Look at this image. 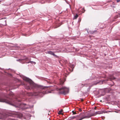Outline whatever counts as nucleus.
Returning <instances> with one entry per match:
<instances>
[{
    "instance_id": "nucleus-1",
    "label": "nucleus",
    "mask_w": 120,
    "mask_h": 120,
    "mask_svg": "<svg viewBox=\"0 0 120 120\" xmlns=\"http://www.w3.org/2000/svg\"><path fill=\"white\" fill-rule=\"evenodd\" d=\"M20 77L25 81L23 84L25 88L28 90H33V95L42 97L45 93V89L48 87H44L36 84L31 79L22 75H21Z\"/></svg>"
},
{
    "instance_id": "nucleus-2",
    "label": "nucleus",
    "mask_w": 120,
    "mask_h": 120,
    "mask_svg": "<svg viewBox=\"0 0 120 120\" xmlns=\"http://www.w3.org/2000/svg\"><path fill=\"white\" fill-rule=\"evenodd\" d=\"M17 102L13 99L9 97H5L4 98H2L0 97V102H5L9 105L15 106L18 110L22 111L29 108H31L33 106H29V107H26V105L25 103H23L21 102V100L16 99Z\"/></svg>"
},
{
    "instance_id": "nucleus-3",
    "label": "nucleus",
    "mask_w": 120,
    "mask_h": 120,
    "mask_svg": "<svg viewBox=\"0 0 120 120\" xmlns=\"http://www.w3.org/2000/svg\"><path fill=\"white\" fill-rule=\"evenodd\" d=\"M102 113L101 112H100L97 111L95 113L93 114H88L87 116H85L84 112L81 113L80 114V116L82 117H81L78 120H82L84 119L89 118L92 116H95L97 114H100Z\"/></svg>"
},
{
    "instance_id": "nucleus-4",
    "label": "nucleus",
    "mask_w": 120,
    "mask_h": 120,
    "mask_svg": "<svg viewBox=\"0 0 120 120\" xmlns=\"http://www.w3.org/2000/svg\"><path fill=\"white\" fill-rule=\"evenodd\" d=\"M57 90L59 91V93L60 94H62L64 95L68 94L69 91V89L66 87H62L60 88H58Z\"/></svg>"
},
{
    "instance_id": "nucleus-5",
    "label": "nucleus",
    "mask_w": 120,
    "mask_h": 120,
    "mask_svg": "<svg viewBox=\"0 0 120 120\" xmlns=\"http://www.w3.org/2000/svg\"><path fill=\"white\" fill-rule=\"evenodd\" d=\"M29 60L28 58L26 56H24L23 57L20 59L16 60L18 61H19L22 64H24L25 63H30L33 64V63H34V64H35L36 63L35 62L33 61H29L26 62V61Z\"/></svg>"
},
{
    "instance_id": "nucleus-6",
    "label": "nucleus",
    "mask_w": 120,
    "mask_h": 120,
    "mask_svg": "<svg viewBox=\"0 0 120 120\" xmlns=\"http://www.w3.org/2000/svg\"><path fill=\"white\" fill-rule=\"evenodd\" d=\"M18 111H10L9 112L8 114H5L3 115V119L5 120L8 116H11L12 117H15L16 115H18Z\"/></svg>"
},
{
    "instance_id": "nucleus-7",
    "label": "nucleus",
    "mask_w": 120,
    "mask_h": 120,
    "mask_svg": "<svg viewBox=\"0 0 120 120\" xmlns=\"http://www.w3.org/2000/svg\"><path fill=\"white\" fill-rule=\"evenodd\" d=\"M61 25H62V24H61L59 21H57L54 24L53 27L54 28H56L59 27Z\"/></svg>"
},
{
    "instance_id": "nucleus-8",
    "label": "nucleus",
    "mask_w": 120,
    "mask_h": 120,
    "mask_svg": "<svg viewBox=\"0 0 120 120\" xmlns=\"http://www.w3.org/2000/svg\"><path fill=\"white\" fill-rule=\"evenodd\" d=\"M15 47H16L18 49H20L21 50H23L25 48V47L24 46V45L23 46V47H22V48H21V47L19 46H17L16 45L15 46Z\"/></svg>"
},
{
    "instance_id": "nucleus-9",
    "label": "nucleus",
    "mask_w": 120,
    "mask_h": 120,
    "mask_svg": "<svg viewBox=\"0 0 120 120\" xmlns=\"http://www.w3.org/2000/svg\"><path fill=\"white\" fill-rule=\"evenodd\" d=\"M52 55L54 57L56 58H58L59 57V56H57V55L55 54H54V52L53 53Z\"/></svg>"
},
{
    "instance_id": "nucleus-10",
    "label": "nucleus",
    "mask_w": 120,
    "mask_h": 120,
    "mask_svg": "<svg viewBox=\"0 0 120 120\" xmlns=\"http://www.w3.org/2000/svg\"><path fill=\"white\" fill-rule=\"evenodd\" d=\"M70 66H71V68H72V70L71 71H72L73 70V68H74V67L75 66L73 64H70Z\"/></svg>"
},
{
    "instance_id": "nucleus-11",
    "label": "nucleus",
    "mask_w": 120,
    "mask_h": 120,
    "mask_svg": "<svg viewBox=\"0 0 120 120\" xmlns=\"http://www.w3.org/2000/svg\"><path fill=\"white\" fill-rule=\"evenodd\" d=\"M53 52L51 51H47V52L46 53L52 55Z\"/></svg>"
},
{
    "instance_id": "nucleus-12",
    "label": "nucleus",
    "mask_w": 120,
    "mask_h": 120,
    "mask_svg": "<svg viewBox=\"0 0 120 120\" xmlns=\"http://www.w3.org/2000/svg\"><path fill=\"white\" fill-rule=\"evenodd\" d=\"M79 16V15L77 14H76L74 16L73 18L74 19H76Z\"/></svg>"
},
{
    "instance_id": "nucleus-13",
    "label": "nucleus",
    "mask_w": 120,
    "mask_h": 120,
    "mask_svg": "<svg viewBox=\"0 0 120 120\" xmlns=\"http://www.w3.org/2000/svg\"><path fill=\"white\" fill-rule=\"evenodd\" d=\"M63 110L61 109L60 111H59L58 112V114L59 115L62 114V112L63 111Z\"/></svg>"
},
{
    "instance_id": "nucleus-14",
    "label": "nucleus",
    "mask_w": 120,
    "mask_h": 120,
    "mask_svg": "<svg viewBox=\"0 0 120 120\" xmlns=\"http://www.w3.org/2000/svg\"><path fill=\"white\" fill-rule=\"evenodd\" d=\"M99 83V82L98 81H96L94 82L93 83V85H95L97 84L98 83Z\"/></svg>"
},
{
    "instance_id": "nucleus-15",
    "label": "nucleus",
    "mask_w": 120,
    "mask_h": 120,
    "mask_svg": "<svg viewBox=\"0 0 120 120\" xmlns=\"http://www.w3.org/2000/svg\"><path fill=\"white\" fill-rule=\"evenodd\" d=\"M6 120H16L13 118H8Z\"/></svg>"
},
{
    "instance_id": "nucleus-16",
    "label": "nucleus",
    "mask_w": 120,
    "mask_h": 120,
    "mask_svg": "<svg viewBox=\"0 0 120 120\" xmlns=\"http://www.w3.org/2000/svg\"><path fill=\"white\" fill-rule=\"evenodd\" d=\"M70 118H71V119H74L76 117L75 116H73L71 117H70Z\"/></svg>"
},
{
    "instance_id": "nucleus-17",
    "label": "nucleus",
    "mask_w": 120,
    "mask_h": 120,
    "mask_svg": "<svg viewBox=\"0 0 120 120\" xmlns=\"http://www.w3.org/2000/svg\"><path fill=\"white\" fill-rule=\"evenodd\" d=\"M82 10H83L84 11H83L82 12V13H84V12L85 11V10L84 9V8H82Z\"/></svg>"
},
{
    "instance_id": "nucleus-18",
    "label": "nucleus",
    "mask_w": 120,
    "mask_h": 120,
    "mask_svg": "<svg viewBox=\"0 0 120 120\" xmlns=\"http://www.w3.org/2000/svg\"><path fill=\"white\" fill-rule=\"evenodd\" d=\"M72 115H74L76 113V112H74V111H72Z\"/></svg>"
},
{
    "instance_id": "nucleus-19",
    "label": "nucleus",
    "mask_w": 120,
    "mask_h": 120,
    "mask_svg": "<svg viewBox=\"0 0 120 120\" xmlns=\"http://www.w3.org/2000/svg\"><path fill=\"white\" fill-rule=\"evenodd\" d=\"M81 85H83V86H82V87L83 86H85V85H88V83H87V84H81Z\"/></svg>"
},
{
    "instance_id": "nucleus-20",
    "label": "nucleus",
    "mask_w": 120,
    "mask_h": 120,
    "mask_svg": "<svg viewBox=\"0 0 120 120\" xmlns=\"http://www.w3.org/2000/svg\"><path fill=\"white\" fill-rule=\"evenodd\" d=\"M81 18H79V20L78 21V22H80L81 21Z\"/></svg>"
},
{
    "instance_id": "nucleus-21",
    "label": "nucleus",
    "mask_w": 120,
    "mask_h": 120,
    "mask_svg": "<svg viewBox=\"0 0 120 120\" xmlns=\"http://www.w3.org/2000/svg\"><path fill=\"white\" fill-rule=\"evenodd\" d=\"M82 109H81L79 108V111L81 112L82 111Z\"/></svg>"
},
{
    "instance_id": "nucleus-22",
    "label": "nucleus",
    "mask_w": 120,
    "mask_h": 120,
    "mask_svg": "<svg viewBox=\"0 0 120 120\" xmlns=\"http://www.w3.org/2000/svg\"><path fill=\"white\" fill-rule=\"evenodd\" d=\"M120 1V0H116V2L117 3H118Z\"/></svg>"
},
{
    "instance_id": "nucleus-23",
    "label": "nucleus",
    "mask_w": 120,
    "mask_h": 120,
    "mask_svg": "<svg viewBox=\"0 0 120 120\" xmlns=\"http://www.w3.org/2000/svg\"><path fill=\"white\" fill-rule=\"evenodd\" d=\"M26 34H22V35H23V36H26Z\"/></svg>"
},
{
    "instance_id": "nucleus-24",
    "label": "nucleus",
    "mask_w": 120,
    "mask_h": 120,
    "mask_svg": "<svg viewBox=\"0 0 120 120\" xmlns=\"http://www.w3.org/2000/svg\"><path fill=\"white\" fill-rule=\"evenodd\" d=\"M95 31H96V30H94V31H93L92 32V34H93L94 33V32H95Z\"/></svg>"
},
{
    "instance_id": "nucleus-25",
    "label": "nucleus",
    "mask_w": 120,
    "mask_h": 120,
    "mask_svg": "<svg viewBox=\"0 0 120 120\" xmlns=\"http://www.w3.org/2000/svg\"><path fill=\"white\" fill-rule=\"evenodd\" d=\"M90 80V79H88L86 80V82L88 80Z\"/></svg>"
},
{
    "instance_id": "nucleus-26",
    "label": "nucleus",
    "mask_w": 120,
    "mask_h": 120,
    "mask_svg": "<svg viewBox=\"0 0 120 120\" xmlns=\"http://www.w3.org/2000/svg\"><path fill=\"white\" fill-rule=\"evenodd\" d=\"M6 18H5V17H4V18H1V19H6Z\"/></svg>"
},
{
    "instance_id": "nucleus-27",
    "label": "nucleus",
    "mask_w": 120,
    "mask_h": 120,
    "mask_svg": "<svg viewBox=\"0 0 120 120\" xmlns=\"http://www.w3.org/2000/svg\"><path fill=\"white\" fill-rule=\"evenodd\" d=\"M65 2L67 4H69L68 2H67L66 0H65Z\"/></svg>"
},
{
    "instance_id": "nucleus-28",
    "label": "nucleus",
    "mask_w": 120,
    "mask_h": 120,
    "mask_svg": "<svg viewBox=\"0 0 120 120\" xmlns=\"http://www.w3.org/2000/svg\"><path fill=\"white\" fill-rule=\"evenodd\" d=\"M29 116L30 117H31V115L30 114H29Z\"/></svg>"
},
{
    "instance_id": "nucleus-29",
    "label": "nucleus",
    "mask_w": 120,
    "mask_h": 120,
    "mask_svg": "<svg viewBox=\"0 0 120 120\" xmlns=\"http://www.w3.org/2000/svg\"><path fill=\"white\" fill-rule=\"evenodd\" d=\"M19 86H19H17V87H15V88H17V87H18V86Z\"/></svg>"
},
{
    "instance_id": "nucleus-30",
    "label": "nucleus",
    "mask_w": 120,
    "mask_h": 120,
    "mask_svg": "<svg viewBox=\"0 0 120 120\" xmlns=\"http://www.w3.org/2000/svg\"><path fill=\"white\" fill-rule=\"evenodd\" d=\"M107 112L106 111H105V112H104V113H107Z\"/></svg>"
},
{
    "instance_id": "nucleus-31",
    "label": "nucleus",
    "mask_w": 120,
    "mask_h": 120,
    "mask_svg": "<svg viewBox=\"0 0 120 120\" xmlns=\"http://www.w3.org/2000/svg\"><path fill=\"white\" fill-rule=\"evenodd\" d=\"M118 17V16H117V17H116V18H115V19H116V18H117Z\"/></svg>"
},
{
    "instance_id": "nucleus-32",
    "label": "nucleus",
    "mask_w": 120,
    "mask_h": 120,
    "mask_svg": "<svg viewBox=\"0 0 120 120\" xmlns=\"http://www.w3.org/2000/svg\"><path fill=\"white\" fill-rule=\"evenodd\" d=\"M113 79H115V78H114V77L113 78Z\"/></svg>"
},
{
    "instance_id": "nucleus-33",
    "label": "nucleus",
    "mask_w": 120,
    "mask_h": 120,
    "mask_svg": "<svg viewBox=\"0 0 120 120\" xmlns=\"http://www.w3.org/2000/svg\"><path fill=\"white\" fill-rule=\"evenodd\" d=\"M1 0H0V2H1Z\"/></svg>"
},
{
    "instance_id": "nucleus-34",
    "label": "nucleus",
    "mask_w": 120,
    "mask_h": 120,
    "mask_svg": "<svg viewBox=\"0 0 120 120\" xmlns=\"http://www.w3.org/2000/svg\"><path fill=\"white\" fill-rule=\"evenodd\" d=\"M5 22H6V20H5Z\"/></svg>"
},
{
    "instance_id": "nucleus-35",
    "label": "nucleus",
    "mask_w": 120,
    "mask_h": 120,
    "mask_svg": "<svg viewBox=\"0 0 120 120\" xmlns=\"http://www.w3.org/2000/svg\"><path fill=\"white\" fill-rule=\"evenodd\" d=\"M118 39H116V40H117Z\"/></svg>"
},
{
    "instance_id": "nucleus-36",
    "label": "nucleus",
    "mask_w": 120,
    "mask_h": 120,
    "mask_svg": "<svg viewBox=\"0 0 120 120\" xmlns=\"http://www.w3.org/2000/svg\"><path fill=\"white\" fill-rule=\"evenodd\" d=\"M109 112H111L110 111H109Z\"/></svg>"
},
{
    "instance_id": "nucleus-37",
    "label": "nucleus",
    "mask_w": 120,
    "mask_h": 120,
    "mask_svg": "<svg viewBox=\"0 0 120 120\" xmlns=\"http://www.w3.org/2000/svg\"><path fill=\"white\" fill-rule=\"evenodd\" d=\"M63 36H62V38H63Z\"/></svg>"
},
{
    "instance_id": "nucleus-38",
    "label": "nucleus",
    "mask_w": 120,
    "mask_h": 120,
    "mask_svg": "<svg viewBox=\"0 0 120 120\" xmlns=\"http://www.w3.org/2000/svg\"><path fill=\"white\" fill-rule=\"evenodd\" d=\"M63 36H62V38H63Z\"/></svg>"
},
{
    "instance_id": "nucleus-39",
    "label": "nucleus",
    "mask_w": 120,
    "mask_h": 120,
    "mask_svg": "<svg viewBox=\"0 0 120 120\" xmlns=\"http://www.w3.org/2000/svg\"><path fill=\"white\" fill-rule=\"evenodd\" d=\"M63 36H62V38H63Z\"/></svg>"
},
{
    "instance_id": "nucleus-40",
    "label": "nucleus",
    "mask_w": 120,
    "mask_h": 120,
    "mask_svg": "<svg viewBox=\"0 0 120 120\" xmlns=\"http://www.w3.org/2000/svg\"><path fill=\"white\" fill-rule=\"evenodd\" d=\"M10 69V68H9V69Z\"/></svg>"
},
{
    "instance_id": "nucleus-41",
    "label": "nucleus",
    "mask_w": 120,
    "mask_h": 120,
    "mask_svg": "<svg viewBox=\"0 0 120 120\" xmlns=\"http://www.w3.org/2000/svg\"><path fill=\"white\" fill-rule=\"evenodd\" d=\"M21 45V44H20V45Z\"/></svg>"
}]
</instances>
